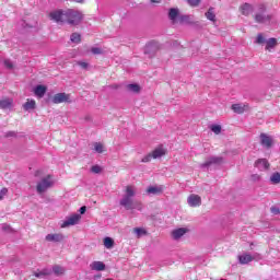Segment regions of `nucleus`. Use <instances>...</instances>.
Masks as SVG:
<instances>
[{"label":"nucleus","instance_id":"obj_12","mask_svg":"<svg viewBox=\"0 0 280 280\" xmlns=\"http://www.w3.org/2000/svg\"><path fill=\"white\" fill-rule=\"evenodd\" d=\"M255 259L250 254H242L238 256V264L245 266L246 264H250Z\"/></svg>","mask_w":280,"mask_h":280},{"label":"nucleus","instance_id":"obj_38","mask_svg":"<svg viewBox=\"0 0 280 280\" xmlns=\"http://www.w3.org/2000/svg\"><path fill=\"white\" fill-rule=\"evenodd\" d=\"M152 159H153L152 153H149L148 155L142 158L141 163H150V161H152Z\"/></svg>","mask_w":280,"mask_h":280},{"label":"nucleus","instance_id":"obj_32","mask_svg":"<svg viewBox=\"0 0 280 280\" xmlns=\"http://www.w3.org/2000/svg\"><path fill=\"white\" fill-rule=\"evenodd\" d=\"M94 150L97 154H102L104 152V144L102 142H94Z\"/></svg>","mask_w":280,"mask_h":280},{"label":"nucleus","instance_id":"obj_8","mask_svg":"<svg viewBox=\"0 0 280 280\" xmlns=\"http://www.w3.org/2000/svg\"><path fill=\"white\" fill-rule=\"evenodd\" d=\"M241 10V14H243V16H250V14H253V12L255 13V7L250 3H244L240 7Z\"/></svg>","mask_w":280,"mask_h":280},{"label":"nucleus","instance_id":"obj_9","mask_svg":"<svg viewBox=\"0 0 280 280\" xmlns=\"http://www.w3.org/2000/svg\"><path fill=\"white\" fill-rule=\"evenodd\" d=\"M189 233V229L187 228H178L175 229L171 232V235L173 237V240H180V237H183V235Z\"/></svg>","mask_w":280,"mask_h":280},{"label":"nucleus","instance_id":"obj_20","mask_svg":"<svg viewBox=\"0 0 280 280\" xmlns=\"http://www.w3.org/2000/svg\"><path fill=\"white\" fill-rule=\"evenodd\" d=\"M151 155L153 156V159H161V156H165V149L158 148V149L153 150Z\"/></svg>","mask_w":280,"mask_h":280},{"label":"nucleus","instance_id":"obj_3","mask_svg":"<svg viewBox=\"0 0 280 280\" xmlns=\"http://www.w3.org/2000/svg\"><path fill=\"white\" fill-rule=\"evenodd\" d=\"M253 19L259 25H270L272 14L268 13V7L266 4L259 3L255 7Z\"/></svg>","mask_w":280,"mask_h":280},{"label":"nucleus","instance_id":"obj_18","mask_svg":"<svg viewBox=\"0 0 280 280\" xmlns=\"http://www.w3.org/2000/svg\"><path fill=\"white\" fill-rule=\"evenodd\" d=\"M91 268H92V270H96V271L101 272L102 270H106V265H104V262H102V261H93L91 264Z\"/></svg>","mask_w":280,"mask_h":280},{"label":"nucleus","instance_id":"obj_43","mask_svg":"<svg viewBox=\"0 0 280 280\" xmlns=\"http://www.w3.org/2000/svg\"><path fill=\"white\" fill-rule=\"evenodd\" d=\"M270 211H271V213H273V215H279V213H280L279 207H271Z\"/></svg>","mask_w":280,"mask_h":280},{"label":"nucleus","instance_id":"obj_42","mask_svg":"<svg viewBox=\"0 0 280 280\" xmlns=\"http://www.w3.org/2000/svg\"><path fill=\"white\" fill-rule=\"evenodd\" d=\"M77 65H79L81 69H89V63L84 61H78Z\"/></svg>","mask_w":280,"mask_h":280},{"label":"nucleus","instance_id":"obj_29","mask_svg":"<svg viewBox=\"0 0 280 280\" xmlns=\"http://www.w3.org/2000/svg\"><path fill=\"white\" fill-rule=\"evenodd\" d=\"M104 246L105 248H113V246H115V241L107 236L104 238Z\"/></svg>","mask_w":280,"mask_h":280},{"label":"nucleus","instance_id":"obj_27","mask_svg":"<svg viewBox=\"0 0 280 280\" xmlns=\"http://www.w3.org/2000/svg\"><path fill=\"white\" fill-rule=\"evenodd\" d=\"M49 275H51V270L50 269H43L39 272H35V277H37V279H40L43 277H49Z\"/></svg>","mask_w":280,"mask_h":280},{"label":"nucleus","instance_id":"obj_50","mask_svg":"<svg viewBox=\"0 0 280 280\" xmlns=\"http://www.w3.org/2000/svg\"><path fill=\"white\" fill-rule=\"evenodd\" d=\"M182 21H185V16L182 18Z\"/></svg>","mask_w":280,"mask_h":280},{"label":"nucleus","instance_id":"obj_49","mask_svg":"<svg viewBox=\"0 0 280 280\" xmlns=\"http://www.w3.org/2000/svg\"><path fill=\"white\" fill-rule=\"evenodd\" d=\"M70 1H75L77 3H82L84 0H70Z\"/></svg>","mask_w":280,"mask_h":280},{"label":"nucleus","instance_id":"obj_33","mask_svg":"<svg viewBox=\"0 0 280 280\" xmlns=\"http://www.w3.org/2000/svg\"><path fill=\"white\" fill-rule=\"evenodd\" d=\"M266 38L264 37V34L259 33L256 37V44L257 45H264V43H266Z\"/></svg>","mask_w":280,"mask_h":280},{"label":"nucleus","instance_id":"obj_13","mask_svg":"<svg viewBox=\"0 0 280 280\" xmlns=\"http://www.w3.org/2000/svg\"><path fill=\"white\" fill-rule=\"evenodd\" d=\"M62 240H65V235L60 233L46 235V242H62Z\"/></svg>","mask_w":280,"mask_h":280},{"label":"nucleus","instance_id":"obj_31","mask_svg":"<svg viewBox=\"0 0 280 280\" xmlns=\"http://www.w3.org/2000/svg\"><path fill=\"white\" fill-rule=\"evenodd\" d=\"M270 182H271L273 185H279V183H280V173H273V174L270 176Z\"/></svg>","mask_w":280,"mask_h":280},{"label":"nucleus","instance_id":"obj_41","mask_svg":"<svg viewBox=\"0 0 280 280\" xmlns=\"http://www.w3.org/2000/svg\"><path fill=\"white\" fill-rule=\"evenodd\" d=\"M5 196H8V188H2L0 190V200H3V198H5Z\"/></svg>","mask_w":280,"mask_h":280},{"label":"nucleus","instance_id":"obj_24","mask_svg":"<svg viewBox=\"0 0 280 280\" xmlns=\"http://www.w3.org/2000/svg\"><path fill=\"white\" fill-rule=\"evenodd\" d=\"M232 110L237 113V115H242V113H244V110H246V107L242 106V104H233L232 105Z\"/></svg>","mask_w":280,"mask_h":280},{"label":"nucleus","instance_id":"obj_25","mask_svg":"<svg viewBox=\"0 0 280 280\" xmlns=\"http://www.w3.org/2000/svg\"><path fill=\"white\" fill-rule=\"evenodd\" d=\"M151 51H156V43L151 42L145 46L144 54H150Z\"/></svg>","mask_w":280,"mask_h":280},{"label":"nucleus","instance_id":"obj_4","mask_svg":"<svg viewBox=\"0 0 280 280\" xmlns=\"http://www.w3.org/2000/svg\"><path fill=\"white\" fill-rule=\"evenodd\" d=\"M50 187H54V179H51V175H47L46 177L42 178L39 183H37V194H45V191H47V189Z\"/></svg>","mask_w":280,"mask_h":280},{"label":"nucleus","instance_id":"obj_34","mask_svg":"<svg viewBox=\"0 0 280 280\" xmlns=\"http://www.w3.org/2000/svg\"><path fill=\"white\" fill-rule=\"evenodd\" d=\"M133 233H136L137 237H141V235H147V231L141 228L133 229Z\"/></svg>","mask_w":280,"mask_h":280},{"label":"nucleus","instance_id":"obj_47","mask_svg":"<svg viewBox=\"0 0 280 280\" xmlns=\"http://www.w3.org/2000/svg\"><path fill=\"white\" fill-rule=\"evenodd\" d=\"M12 229L8 224H2V231H11Z\"/></svg>","mask_w":280,"mask_h":280},{"label":"nucleus","instance_id":"obj_11","mask_svg":"<svg viewBox=\"0 0 280 280\" xmlns=\"http://www.w3.org/2000/svg\"><path fill=\"white\" fill-rule=\"evenodd\" d=\"M260 143L265 148H272V138L266 133L260 135Z\"/></svg>","mask_w":280,"mask_h":280},{"label":"nucleus","instance_id":"obj_46","mask_svg":"<svg viewBox=\"0 0 280 280\" xmlns=\"http://www.w3.org/2000/svg\"><path fill=\"white\" fill-rule=\"evenodd\" d=\"M79 211L81 215H84V213H86V207L85 206L81 207Z\"/></svg>","mask_w":280,"mask_h":280},{"label":"nucleus","instance_id":"obj_23","mask_svg":"<svg viewBox=\"0 0 280 280\" xmlns=\"http://www.w3.org/2000/svg\"><path fill=\"white\" fill-rule=\"evenodd\" d=\"M24 110H34V108H36V101L32 100V101H27L24 105H23Z\"/></svg>","mask_w":280,"mask_h":280},{"label":"nucleus","instance_id":"obj_22","mask_svg":"<svg viewBox=\"0 0 280 280\" xmlns=\"http://www.w3.org/2000/svg\"><path fill=\"white\" fill-rule=\"evenodd\" d=\"M168 18L173 23H176V19H178V9H170Z\"/></svg>","mask_w":280,"mask_h":280},{"label":"nucleus","instance_id":"obj_35","mask_svg":"<svg viewBox=\"0 0 280 280\" xmlns=\"http://www.w3.org/2000/svg\"><path fill=\"white\" fill-rule=\"evenodd\" d=\"M210 130H212L214 132V135H220V132H222V126H220V125H212L210 127Z\"/></svg>","mask_w":280,"mask_h":280},{"label":"nucleus","instance_id":"obj_40","mask_svg":"<svg viewBox=\"0 0 280 280\" xmlns=\"http://www.w3.org/2000/svg\"><path fill=\"white\" fill-rule=\"evenodd\" d=\"M187 2H188L189 5H191L192 8H196V7L200 5V0H187Z\"/></svg>","mask_w":280,"mask_h":280},{"label":"nucleus","instance_id":"obj_1","mask_svg":"<svg viewBox=\"0 0 280 280\" xmlns=\"http://www.w3.org/2000/svg\"><path fill=\"white\" fill-rule=\"evenodd\" d=\"M50 21L55 23H68V25H80L84 19V14L78 10L68 9L66 11L55 10L49 13Z\"/></svg>","mask_w":280,"mask_h":280},{"label":"nucleus","instance_id":"obj_28","mask_svg":"<svg viewBox=\"0 0 280 280\" xmlns=\"http://www.w3.org/2000/svg\"><path fill=\"white\" fill-rule=\"evenodd\" d=\"M52 272L57 276V277H60V275H65V268L58 266V265H55L52 267Z\"/></svg>","mask_w":280,"mask_h":280},{"label":"nucleus","instance_id":"obj_5","mask_svg":"<svg viewBox=\"0 0 280 280\" xmlns=\"http://www.w3.org/2000/svg\"><path fill=\"white\" fill-rule=\"evenodd\" d=\"M224 158L222 156H210L203 163L200 164L201 170H209L212 165H222Z\"/></svg>","mask_w":280,"mask_h":280},{"label":"nucleus","instance_id":"obj_36","mask_svg":"<svg viewBox=\"0 0 280 280\" xmlns=\"http://www.w3.org/2000/svg\"><path fill=\"white\" fill-rule=\"evenodd\" d=\"M91 51H92V54H94V56H100L103 54L102 48H100V47H92Z\"/></svg>","mask_w":280,"mask_h":280},{"label":"nucleus","instance_id":"obj_30","mask_svg":"<svg viewBox=\"0 0 280 280\" xmlns=\"http://www.w3.org/2000/svg\"><path fill=\"white\" fill-rule=\"evenodd\" d=\"M206 18L208 21L215 22V13L213 12V8H210L208 12H206Z\"/></svg>","mask_w":280,"mask_h":280},{"label":"nucleus","instance_id":"obj_45","mask_svg":"<svg viewBox=\"0 0 280 280\" xmlns=\"http://www.w3.org/2000/svg\"><path fill=\"white\" fill-rule=\"evenodd\" d=\"M5 137H7V138L16 137V133H15L14 131H8V132L5 133Z\"/></svg>","mask_w":280,"mask_h":280},{"label":"nucleus","instance_id":"obj_26","mask_svg":"<svg viewBox=\"0 0 280 280\" xmlns=\"http://www.w3.org/2000/svg\"><path fill=\"white\" fill-rule=\"evenodd\" d=\"M70 39L71 43H75L77 45L82 43V36L79 33H72Z\"/></svg>","mask_w":280,"mask_h":280},{"label":"nucleus","instance_id":"obj_7","mask_svg":"<svg viewBox=\"0 0 280 280\" xmlns=\"http://www.w3.org/2000/svg\"><path fill=\"white\" fill-rule=\"evenodd\" d=\"M71 103L70 95L67 93H58L52 97V104Z\"/></svg>","mask_w":280,"mask_h":280},{"label":"nucleus","instance_id":"obj_37","mask_svg":"<svg viewBox=\"0 0 280 280\" xmlns=\"http://www.w3.org/2000/svg\"><path fill=\"white\" fill-rule=\"evenodd\" d=\"M4 67H5L7 69L12 70V69H14V63H12V61H11L10 59H5V60H4Z\"/></svg>","mask_w":280,"mask_h":280},{"label":"nucleus","instance_id":"obj_19","mask_svg":"<svg viewBox=\"0 0 280 280\" xmlns=\"http://www.w3.org/2000/svg\"><path fill=\"white\" fill-rule=\"evenodd\" d=\"M277 47V38L271 37L266 42V50L272 51Z\"/></svg>","mask_w":280,"mask_h":280},{"label":"nucleus","instance_id":"obj_17","mask_svg":"<svg viewBox=\"0 0 280 280\" xmlns=\"http://www.w3.org/2000/svg\"><path fill=\"white\" fill-rule=\"evenodd\" d=\"M12 104H13V101L11 98L1 100L0 108H2V110H8V109L12 108Z\"/></svg>","mask_w":280,"mask_h":280},{"label":"nucleus","instance_id":"obj_6","mask_svg":"<svg viewBox=\"0 0 280 280\" xmlns=\"http://www.w3.org/2000/svg\"><path fill=\"white\" fill-rule=\"evenodd\" d=\"M81 218L82 217L80 214H72L68 217L61 224V229H67V226H75V224L80 222Z\"/></svg>","mask_w":280,"mask_h":280},{"label":"nucleus","instance_id":"obj_16","mask_svg":"<svg viewBox=\"0 0 280 280\" xmlns=\"http://www.w3.org/2000/svg\"><path fill=\"white\" fill-rule=\"evenodd\" d=\"M34 93L37 97H45V94L47 93V86L45 85H37L34 89Z\"/></svg>","mask_w":280,"mask_h":280},{"label":"nucleus","instance_id":"obj_2","mask_svg":"<svg viewBox=\"0 0 280 280\" xmlns=\"http://www.w3.org/2000/svg\"><path fill=\"white\" fill-rule=\"evenodd\" d=\"M135 196H137V188L135 185L126 186L124 195L119 201L120 207H124L127 211H131L132 209L141 211L143 209V205L139 201L135 202Z\"/></svg>","mask_w":280,"mask_h":280},{"label":"nucleus","instance_id":"obj_10","mask_svg":"<svg viewBox=\"0 0 280 280\" xmlns=\"http://www.w3.org/2000/svg\"><path fill=\"white\" fill-rule=\"evenodd\" d=\"M189 207H200L202 205V199L198 195H190L187 199Z\"/></svg>","mask_w":280,"mask_h":280},{"label":"nucleus","instance_id":"obj_44","mask_svg":"<svg viewBox=\"0 0 280 280\" xmlns=\"http://www.w3.org/2000/svg\"><path fill=\"white\" fill-rule=\"evenodd\" d=\"M252 180H254V183H257V180H261V176H259L258 174H254L252 175Z\"/></svg>","mask_w":280,"mask_h":280},{"label":"nucleus","instance_id":"obj_15","mask_svg":"<svg viewBox=\"0 0 280 280\" xmlns=\"http://www.w3.org/2000/svg\"><path fill=\"white\" fill-rule=\"evenodd\" d=\"M148 194H152L153 196H159L161 194H163V186H150L147 189Z\"/></svg>","mask_w":280,"mask_h":280},{"label":"nucleus","instance_id":"obj_14","mask_svg":"<svg viewBox=\"0 0 280 280\" xmlns=\"http://www.w3.org/2000/svg\"><path fill=\"white\" fill-rule=\"evenodd\" d=\"M255 166H256L258 170L264 171V170H268V167H270V163H268V160L261 159V160H258V161L255 163Z\"/></svg>","mask_w":280,"mask_h":280},{"label":"nucleus","instance_id":"obj_48","mask_svg":"<svg viewBox=\"0 0 280 280\" xmlns=\"http://www.w3.org/2000/svg\"><path fill=\"white\" fill-rule=\"evenodd\" d=\"M110 89H119V85L117 84L110 85Z\"/></svg>","mask_w":280,"mask_h":280},{"label":"nucleus","instance_id":"obj_39","mask_svg":"<svg viewBox=\"0 0 280 280\" xmlns=\"http://www.w3.org/2000/svg\"><path fill=\"white\" fill-rule=\"evenodd\" d=\"M91 172H93V174H101V172H102V166H100V165H94V166H92Z\"/></svg>","mask_w":280,"mask_h":280},{"label":"nucleus","instance_id":"obj_21","mask_svg":"<svg viewBox=\"0 0 280 280\" xmlns=\"http://www.w3.org/2000/svg\"><path fill=\"white\" fill-rule=\"evenodd\" d=\"M127 91L130 93H140L141 92V86L137 83H131L127 85Z\"/></svg>","mask_w":280,"mask_h":280}]
</instances>
